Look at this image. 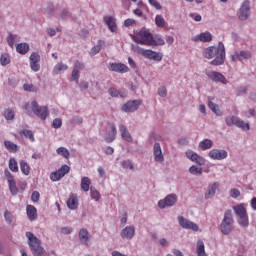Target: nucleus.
<instances>
[{"instance_id": "obj_1", "label": "nucleus", "mask_w": 256, "mask_h": 256, "mask_svg": "<svg viewBox=\"0 0 256 256\" xmlns=\"http://www.w3.org/2000/svg\"><path fill=\"white\" fill-rule=\"evenodd\" d=\"M203 57L205 59H213L211 65L219 66L225 63V45L219 42L218 46H210L203 50Z\"/></svg>"}, {"instance_id": "obj_2", "label": "nucleus", "mask_w": 256, "mask_h": 256, "mask_svg": "<svg viewBox=\"0 0 256 256\" xmlns=\"http://www.w3.org/2000/svg\"><path fill=\"white\" fill-rule=\"evenodd\" d=\"M185 156L187 159L192 161V163H196V165H192L189 168V173L195 177H201V175H203V165H205V158H203V156H199V154L193 150H187L185 152Z\"/></svg>"}, {"instance_id": "obj_3", "label": "nucleus", "mask_w": 256, "mask_h": 256, "mask_svg": "<svg viewBox=\"0 0 256 256\" xmlns=\"http://www.w3.org/2000/svg\"><path fill=\"white\" fill-rule=\"evenodd\" d=\"M27 238L28 247L33 256H44L47 251L43 247V242L41 239L37 238L33 232L28 231L25 233Z\"/></svg>"}, {"instance_id": "obj_4", "label": "nucleus", "mask_w": 256, "mask_h": 256, "mask_svg": "<svg viewBox=\"0 0 256 256\" xmlns=\"http://www.w3.org/2000/svg\"><path fill=\"white\" fill-rule=\"evenodd\" d=\"M25 113L29 115V117H39L42 121H45L47 117H49V108L47 106H39L37 101L32 100L25 105Z\"/></svg>"}, {"instance_id": "obj_5", "label": "nucleus", "mask_w": 256, "mask_h": 256, "mask_svg": "<svg viewBox=\"0 0 256 256\" xmlns=\"http://www.w3.org/2000/svg\"><path fill=\"white\" fill-rule=\"evenodd\" d=\"M133 39L138 45H146L147 47H151L153 34H151V31H149V29L142 28L133 36Z\"/></svg>"}, {"instance_id": "obj_6", "label": "nucleus", "mask_w": 256, "mask_h": 256, "mask_svg": "<svg viewBox=\"0 0 256 256\" xmlns=\"http://www.w3.org/2000/svg\"><path fill=\"white\" fill-rule=\"evenodd\" d=\"M233 210L238 217L239 226L244 228L249 227V216L247 215V209H245V205L240 204L234 206Z\"/></svg>"}, {"instance_id": "obj_7", "label": "nucleus", "mask_w": 256, "mask_h": 256, "mask_svg": "<svg viewBox=\"0 0 256 256\" xmlns=\"http://www.w3.org/2000/svg\"><path fill=\"white\" fill-rule=\"evenodd\" d=\"M233 223V212L231 210H226L220 225V229L223 235H229L231 231H233Z\"/></svg>"}, {"instance_id": "obj_8", "label": "nucleus", "mask_w": 256, "mask_h": 256, "mask_svg": "<svg viewBox=\"0 0 256 256\" xmlns=\"http://www.w3.org/2000/svg\"><path fill=\"white\" fill-rule=\"evenodd\" d=\"M237 17L240 21H247L251 17V2L249 0H244L241 3L237 11Z\"/></svg>"}, {"instance_id": "obj_9", "label": "nucleus", "mask_w": 256, "mask_h": 256, "mask_svg": "<svg viewBox=\"0 0 256 256\" xmlns=\"http://www.w3.org/2000/svg\"><path fill=\"white\" fill-rule=\"evenodd\" d=\"M178 225L182 229H185L186 231H193L194 233H197L199 231V225H197L195 222L185 218V216H177Z\"/></svg>"}, {"instance_id": "obj_10", "label": "nucleus", "mask_w": 256, "mask_h": 256, "mask_svg": "<svg viewBox=\"0 0 256 256\" xmlns=\"http://www.w3.org/2000/svg\"><path fill=\"white\" fill-rule=\"evenodd\" d=\"M209 159L212 161H225L229 157V152L221 148H213L208 152Z\"/></svg>"}, {"instance_id": "obj_11", "label": "nucleus", "mask_w": 256, "mask_h": 256, "mask_svg": "<svg viewBox=\"0 0 256 256\" xmlns=\"http://www.w3.org/2000/svg\"><path fill=\"white\" fill-rule=\"evenodd\" d=\"M206 75L208 79H210V81H213L214 83H221L222 85L229 84V80H227L225 75H223L221 72L210 70L206 72Z\"/></svg>"}, {"instance_id": "obj_12", "label": "nucleus", "mask_w": 256, "mask_h": 256, "mask_svg": "<svg viewBox=\"0 0 256 256\" xmlns=\"http://www.w3.org/2000/svg\"><path fill=\"white\" fill-rule=\"evenodd\" d=\"M179 201L177 194H168L163 200L158 201V207L165 209V207H173Z\"/></svg>"}, {"instance_id": "obj_13", "label": "nucleus", "mask_w": 256, "mask_h": 256, "mask_svg": "<svg viewBox=\"0 0 256 256\" xmlns=\"http://www.w3.org/2000/svg\"><path fill=\"white\" fill-rule=\"evenodd\" d=\"M4 177L8 182L11 195H17L19 190L17 189V182H15V178L13 177V174H11V172L8 169H5Z\"/></svg>"}, {"instance_id": "obj_14", "label": "nucleus", "mask_w": 256, "mask_h": 256, "mask_svg": "<svg viewBox=\"0 0 256 256\" xmlns=\"http://www.w3.org/2000/svg\"><path fill=\"white\" fill-rule=\"evenodd\" d=\"M251 57V51L249 50L235 51L233 54L230 55V59L234 63L237 61H247L251 59Z\"/></svg>"}, {"instance_id": "obj_15", "label": "nucleus", "mask_w": 256, "mask_h": 256, "mask_svg": "<svg viewBox=\"0 0 256 256\" xmlns=\"http://www.w3.org/2000/svg\"><path fill=\"white\" fill-rule=\"evenodd\" d=\"M191 41H193V43H211V41H213V34L207 31L202 32L200 34L192 36Z\"/></svg>"}, {"instance_id": "obj_16", "label": "nucleus", "mask_w": 256, "mask_h": 256, "mask_svg": "<svg viewBox=\"0 0 256 256\" xmlns=\"http://www.w3.org/2000/svg\"><path fill=\"white\" fill-rule=\"evenodd\" d=\"M141 107V100H130L122 106V111L124 113H134Z\"/></svg>"}, {"instance_id": "obj_17", "label": "nucleus", "mask_w": 256, "mask_h": 256, "mask_svg": "<svg viewBox=\"0 0 256 256\" xmlns=\"http://www.w3.org/2000/svg\"><path fill=\"white\" fill-rule=\"evenodd\" d=\"M78 239L81 245H85L86 247H89L91 243V234L89 233V230H87V228L80 229L78 232Z\"/></svg>"}, {"instance_id": "obj_18", "label": "nucleus", "mask_w": 256, "mask_h": 256, "mask_svg": "<svg viewBox=\"0 0 256 256\" xmlns=\"http://www.w3.org/2000/svg\"><path fill=\"white\" fill-rule=\"evenodd\" d=\"M121 239H126L127 241H131L135 237V226L128 225L123 228L120 232Z\"/></svg>"}, {"instance_id": "obj_19", "label": "nucleus", "mask_w": 256, "mask_h": 256, "mask_svg": "<svg viewBox=\"0 0 256 256\" xmlns=\"http://www.w3.org/2000/svg\"><path fill=\"white\" fill-rule=\"evenodd\" d=\"M154 161L156 163H165V156L163 155V150L161 149V144L156 142L153 146Z\"/></svg>"}, {"instance_id": "obj_20", "label": "nucleus", "mask_w": 256, "mask_h": 256, "mask_svg": "<svg viewBox=\"0 0 256 256\" xmlns=\"http://www.w3.org/2000/svg\"><path fill=\"white\" fill-rule=\"evenodd\" d=\"M108 68L114 73H129V67L123 63H109Z\"/></svg>"}, {"instance_id": "obj_21", "label": "nucleus", "mask_w": 256, "mask_h": 256, "mask_svg": "<svg viewBox=\"0 0 256 256\" xmlns=\"http://www.w3.org/2000/svg\"><path fill=\"white\" fill-rule=\"evenodd\" d=\"M117 137V128L115 125H110V127L107 128L106 134L104 136V139L106 143H113Z\"/></svg>"}, {"instance_id": "obj_22", "label": "nucleus", "mask_w": 256, "mask_h": 256, "mask_svg": "<svg viewBox=\"0 0 256 256\" xmlns=\"http://www.w3.org/2000/svg\"><path fill=\"white\" fill-rule=\"evenodd\" d=\"M145 59H149L150 61H156L159 63V61H163V53L161 52H155L153 50H146L144 53Z\"/></svg>"}, {"instance_id": "obj_23", "label": "nucleus", "mask_w": 256, "mask_h": 256, "mask_svg": "<svg viewBox=\"0 0 256 256\" xmlns=\"http://www.w3.org/2000/svg\"><path fill=\"white\" fill-rule=\"evenodd\" d=\"M218 189H219V183L217 182L210 183L204 194L205 199H213Z\"/></svg>"}, {"instance_id": "obj_24", "label": "nucleus", "mask_w": 256, "mask_h": 256, "mask_svg": "<svg viewBox=\"0 0 256 256\" xmlns=\"http://www.w3.org/2000/svg\"><path fill=\"white\" fill-rule=\"evenodd\" d=\"M104 23L107 25L111 33H115L117 31V20L113 16H104Z\"/></svg>"}, {"instance_id": "obj_25", "label": "nucleus", "mask_w": 256, "mask_h": 256, "mask_svg": "<svg viewBox=\"0 0 256 256\" xmlns=\"http://www.w3.org/2000/svg\"><path fill=\"white\" fill-rule=\"evenodd\" d=\"M119 131L124 141H127L128 143H131V141H133V137L131 136V133L129 132V130H127V126L120 124Z\"/></svg>"}, {"instance_id": "obj_26", "label": "nucleus", "mask_w": 256, "mask_h": 256, "mask_svg": "<svg viewBox=\"0 0 256 256\" xmlns=\"http://www.w3.org/2000/svg\"><path fill=\"white\" fill-rule=\"evenodd\" d=\"M66 203L68 209L75 211V209L79 207V198L76 196V194H71Z\"/></svg>"}, {"instance_id": "obj_27", "label": "nucleus", "mask_w": 256, "mask_h": 256, "mask_svg": "<svg viewBox=\"0 0 256 256\" xmlns=\"http://www.w3.org/2000/svg\"><path fill=\"white\" fill-rule=\"evenodd\" d=\"M67 69H69V66L67 64L63 62H58L52 70V75H61L65 71H67Z\"/></svg>"}, {"instance_id": "obj_28", "label": "nucleus", "mask_w": 256, "mask_h": 256, "mask_svg": "<svg viewBox=\"0 0 256 256\" xmlns=\"http://www.w3.org/2000/svg\"><path fill=\"white\" fill-rule=\"evenodd\" d=\"M109 95L111 97H121L122 99H125L127 97V90L125 89H115V88H109L108 90Z\"/></svg>"}, {"instance_id": "obj_29", "label": "nucleus", "mask_w": 256, "mask_h": 256, "mask_svg": "<svg viewBox=\"0 0 256 256\" xmlns=\"http://www.w3.org/2000/svg\"><path fill=\"white\" fill-rule=\"evenodd\" d=\"M103 47H105V41L98 40L97 44L94 47H92L89 52L90 57H95V55L100 53V51H101V49H103Z\"/></svg>"}, {"instance_id": "obj_30", "label": "nucleus", "mask_w": 256, "mask_h": 256, "mask_svg": "<svg viewBox=\"0 0 256 256\" xmlns=\"http://www.w3.org/2000/svg\"><path fill=\"white\" fill-rule=\"evenodd\" d=\"M213 147V140L211 139H204L199 142L198 149L200 151H207Z\"/></svg>"}, {"instance_id": "obj_31", "label": "nucleus", "mask_w": 256, "mask_h": 256, "mask_svg": "<svg viewBox=\"0 0 256 256\" xmlns=\"http://www.w3.org/2000/svg\"><path fill=\"white\" fill-rule=\"evenodd\" d=\"M26 213H27V217L30 219V221H35V219H37V208H35V206L27 205Z\"/></svg>"}, {"instance_id": "obj_32", "label": "nucleus", "mask_w": 256, "mask_h": 256, "mask_svg": "<svg viewBox=\"0 0 256 256\" xmlns=\"http://www.w3.org/2000/svg\"><path fill=\"white\" fill-rule=\"evenodd\" d=\"M80 187L84 193H87L91 189V178L87 176L82 177Z\"/></svg>"}, {"instance_id": "obj_33", "label": "nucleus", "mask_w": 256, "mask_h": 256, "mask_svg": "<svg viewBox=\"0 0 256 256\" xmlns=\"http://www.w3.org/2000/svg\"><path fill=\"white\" fill-rule=\"evenodd\" d=\"M29 43L24 42V43H19L16 46V51L17 53H19L20 55H27V53H29Z\"/></svg>"}, {"instance_id": "obj_34", "label": "nucleus", "mask_w": 256, "mask_h": 256, "mask_svg": "<svg viewBox=\"0 0 256 256\" xmlns=\"http://www.w3.org/2000/svg\"><path fill=\"white\" fill-rule=\"evenodd\" d=\"M4 147L9 153H17L19 151V146L9 140L4 141Z\"/></svg>"}, {"instance_id": "obj_35", "label": "nucleus", "mask_w": 256, "mask_h": 256, "mask_svg": "<svg viewBox=\"0 0 256 256\" xmlns=\"http://www.w3.org/2000/svg\"><path fill=\"white\" fill-rule=\"evenodd\" d=\"M165 45V40L161 35H156L155 37L152 36V41L150 43V47H157Z\"/></svg>"}, {"instance_id": "obj_36", "label": "nucleus", "mask_w": 256, "mask_h": 256, "mask_svg": "<svg viewBox=\"0 0 256 256\" xmlns=\"http://www.w3.org/2000/svg\"><path fill=\"white\" fill-rule=\"evenodd\" d=\"M208 107L209 109H211L212 112L215 113V115H217V117H223V111H221V108H219V105L215 104L212 101H209Z\"/></svg>"}, {"instance_id": "obj_37", "label": "nucleus", "mask_w": 256, "mask_h": 256, "mask_svg": "<svg viewBox=\"0 0 256 256\" xmlns=\"http://www.w3.org/2000/svg\"><path fill=\"white\" fill-rule=\"evenodd\" d=\"M196 253L198 256H207V253L205 252V243L203 240L197 241Z\"/></svg>"}, {"instance_id": "obj_38", "label": "nucleus", "mask_w": 256, "mask_h": 256, "mask_svg": "<svg viewBox=\"0 0 256 256\" xmlns=\"http://www.w3.org/2000/svg\"><path fill=\"white\" fill-rule=\"evenodd\" d=\"M235 127H238L239 129H242V131H249L251 129V126L249 123H246L241 118H237Z\"/></svg>"}, {"instance_id": "obj_39", "label": "nucleus", "mask_w": 256, "mask_h": 256, "mask_svg": "<svg viewBox=\"0 0 256 256\" xmlns=\"http://www.w3.org/2000/svg\"><path fill=\"white\" fill-rule=\"evenodd\" d=\"M121 167L126 171H135V165L133 164V161L129 159L121 161Z\"/></svg>"}, {"instance_id": "obj_40", "label": "nucleus", "mask_w": 256, "mask_h": 256, "mask_svg": "<svg viewBox=\"0 0 256 256\" xmlns=\"http://www.w3.org/2000/svg\"><path fill=\"white\" fill-rule=\"evenodd\" d=\"M20 170L23 173V175L31 174V168L29 167V164H27V161L25 160L20 161Z\"/></svg>"}, {"instance_id": "obj_41", "label": "nucleus", "mask_w": 256, "mask_h": 256, "mask_svg": "<svg viewBox=\"0 0 256 256\" xmlns=\"http://www.w3.org/2000/svg\"><path fill=\"white\" fill-rule=\"evenodd\" d=\"M8 167L13 173L19 172V165L17 164V160L15 158H10Z\"/></svg>"}, {"instance_id": "obj_42", "label": "nucleus", "mask_w": 256, "mask_h": 256, "mask_svg": "<svg viewBox=\"0 0 256 256\" xmlns=\"http://www.w3.org/2000/svg\"><path fill=\"white\" fill-rule=\"evenodd\" d=\"M4 219L8 225H13L15 223V216L8 210L4 212Z\"/></svg>"}, {"instance_id": "obj_43", "label": "nucleus", "mask_w": 256, "mask_h": 256, "mask_svg": "<svg viewBox=\"0 0 256 256\" xmlns=\"http://www.w3.org/2000/svg\"><path fill=\"white\" fill-rule=\"evenodd\" d=\"M131 49L134 53H136L137 55H142V57H145V52L147 50H145L144 48H141V46L137 45V44H132L131 45Z\"/></svg>"}, {"instance_id": "obj_44", "label": "nucleus", "mask_w": 256, "mask_h": 256, "mask_svg": "<svg viewBox=\"0 0 256 256\" xmlns=\"http://www.w3.org/2000/svg\"><path fill=\"white\" fill-rule=\"evenodd\" d=\"M90 197L93 201H99L101 199V193H99L98 190H96L95 187L90 188Z\"/></svg>"}, {"instance_id": "obj_45", "label": "nucleus", "mask_w": 256, "mask_h": 256, "mask_svg": "<svg viewBox=\"0 0 256 256\" xmlns=\"http://www.w3.org/2000/svg\"><path fill=\"white\" fill-rule=\"evenodd\" d=\"M57 155H60L61 157H64V159H69V150L65 147H59L56 150Z\"/></svg>"}, {"instance_id": "obj_46", "label": "nucleus", "mask_w": 256, "mask_h": 256, "mask_svg": "<svg viewBox=\"0 0 256 256\" xmlns=\"http://www.w3.org/2000/svg\"><path fill=\"white\" fill-rule=\"evenodd\" d=\"M18 38L19 36L17 34L10 33L7 37V43L9 47H15V42L17 41Z\"/></svg>"}, {"instance_id": "obj_47", "label": "nucleus", "mask_w": 256, "mask_h": 256, "mask_svg": "<svg viewBox=\"0 0 256 256\" xmlns=\"http://www.w3.org/2000/svg\"><path fill=\"white\" fill-rule=\"evenodd\" d=\"M238 116H228L225 118V124L228 127H233V125H236Z\"/></svg>"}, {"instance_id": "obj_48", "label": "nucleus", "mask_w": 256, "mask_h": 256, "mask_svg": "<svg viewBox=\"0 0 256 256\" xmlns=\"http://www.w3.org/2000/svg\"><path fill=\"white\" fill-rule=\"evenodd\" d=\"M4 117L7 121H13L15 119V112L12 109H6L4 111Z\"/></svg>"}, {"instance_id": "obj_49", "label": "nucleus", "mask_w": 256, "mask_h": 256, "mask_svg": "<svg viewBox=\"0 0 256 256\" xmlns=\"http://www.w3.org/2000/svg\"><path fill=\"white\" fill-rule=\"evenodd\" d=\"M166 23L167 22L165 21V18H163L162 15H156L155 25H157L158 27H165Z\"/></svg>"}, {"instance_id": "obj_50", "label": "nucleus", "mask_w": 256, "mask_h": 256, "mask_svg": "<svg viewBox=\"0 0 256 256\" xmlns=\"http://www.w3.org/2000/svg\"><path fill=\"white\" fill-rule=\"evenodd\" d=\"M57 171L59 172V174L63 178V177H65L67 175V173H69V171H71V168L69 166H67V164H64Z\"/></svg>"}, {"instance_id": "obj_51", "label": "nucleus", "mask_w": 256, "mask_h": 256, "mask_svg": "<svg viewBox=\"0 0 256 256\" xmlns=\"http://www.w3.org/2000/svg\"><path fill=\"white\" fill-rule=\"evenodd\" d=\"M23 89L29 93H37V87L33 84L26 83L23 85Z\"/></svg>"}, {"instance_id": "obj_52", "label": "nucleus", "mask_w": 256, "mask_h": 256, "mask_svg": "<svg viewBox=\"0 0 256 256\" xmlns=\"http://www.w3.org/2000/svg\"><path fill=\"white\" fill-rule=\"evenodd\" d=\"M0 63L1 65H9L11 63V58L9 57V54H2L0 57Z\"/></svg>"}, {"instance_id": "obj_53", "label": "nucleus", "mask_w": 256, "mask_h": 256, "mask_svg": "<svg viewBox=\"0 0 256 256\" xmlns=\"http://www.w3.org/2000/svg\"><path fill=\"white\" fill-rule=\"evenodd\" d=\"M30 63H39V61H41V56L39 55V53L37 52H33L30 55Z\"/></svg>"}, {"instance_id": "obj_54", "label": "nucleus", "mask_w": 256, "mask_h": 256, "mask_svg": "<svg viewBox=\"0 0 256 256\" xmlns=\"http://www.w3.org/2000/svg\"><path fill=\"white\" fill-rule=\"evenodd\" d=\"M50 179H51V181L56 182V181H61V179H63V177L59 174V172L57 170L50 174Z\"/></svg>"}, {"instance_id": "obj_55", "label": "nucleus", "mask_w": 256, "mask_h": 256, "mask_svg": "<svg viewBox=\"0 0 256 256\" xmlns=\"http://www.w3.org/2000/svg\"><path fill=\"white\" fill-rule=\"evenodd\" d=\"M63 121L60 118H55L52 122L53 129H61Z\"/></svg>"}, {"instance_id": "obj_56", "label": "nucleus", "mask_w": 256, "mask_h": 256, "mask_svg": "<svg viewBox=\"0 0 256 256\" xmlns=\"http://www.w3.org/2000/svg\"><path fill=\"white\" fill-rule=\"evenodd\" d=\"M22 134L24 135V137H27V139H30V141H32V143L35 141V137L33 136V131L23 130Z\"/></svg>"}, {"instance_id": "obj_57", "label": "nucleus", "mask_w": 256, "mask_h": 256, "mask_svg": "<svg viewBox=\"0 0 256 256\" xmlns=\"http://www.w3.org/2000/svg\"><path fill=\"white\" fill-rule=\"evenodd\" d=\"M148 2H149V5L154 7V9H157L158 11H161L162 7H161V4L159 3V1H157V0H148Z\"/></svg>"}, {"instance_id": "obj_58", "label": "nucleus", "mask_w": 256, "mask_h": 256, "mask_svg": "<svg viewBox=\"0 0 256 256\" xmlns=\"http://www.w3.org/2000/svg\"><path fill=\"white\" fill-rule=\"evenodd\" d=\"M71 123H73V125H81V123H83V117L73 116L71 119Z\"/></svg>"}, {"instance_id": "obj_59", "label": "nucleus", "mask_w": 256, "mask_h": 256, "mask_svg": "<svg viewBox=\"0 0 256 256\" xmlns=\"http://www.w3.org/2000/svg\"><path fill=\"white\" fill-rule=\"evenodd\" d=\"M60 233H61V235H71V233H73V228H71V227H62L60 229Z\"/></svg>"}, {"instance_id": "obj_60", "label": "nucleus", "mask_w": 256, "mask_h": 256, "mask_svg": "<svg viewBox=\"0 0 256 256\" xmlns=\"http://www.w3.org/2000/svg\"><path fill=\"white\" fill-rule=\"evenodd\" d=\"M134 25H137L134 19L128 18L124 21V27H134Z\"/></svg>"}, {"instance_id": "obj_61", "label": "nucleus", "mask_w": 256, "mask_h": 256, "mask_svg": "<svg viewBox=\"0 0 256 256\" xmlns=\"http://www.w3.org/2000/svg\"><path fill=\"white\" fill-rule=\"evenodd\" d=\"M30 67L34 71V73L39 72V70L41 69V65L39 64V62H30Z\"/></svg>"}, {"instance_id": "obj_62", "label": "nucleus", "mask_w": 256, "mask_h": 256, "mask_svg": "<svg viewBox=\"0 0 256 256\" xmlns=\"http://www.w3.org/2000/svg\"><path fill=\"white\" fill-rule=\"evenodd\" d=\"M239 195H241V191H239V189L233 188V189L230 190V196L233 199H237V197H239Z\"/></svg>"}, {"instance_id": "obj_63", "label": "nucleus", "mask_w": 256, "mask_h": 256, "mask_svg": "<svg viewBox=\"0 0 256 256\" xmlns=\"http://www.w3.org/2000/svg\"><path fill=\"white\" fill-rule=\"evenodd\" d=\"M103 153H105V155H113V153H115V149L111 146H106L103 148Z\"/></svg>"}, {"instance_id": "obj_64", "label": "nucleus", "mask_w": 256, "mask_h": 256, "mask_svg": "<svg viewBox=\"0 0 256 256\" xmlns=\"http://www.w3.org/2000/svg\"><path fill=\"white\" fill-rule=\"evenodd\" d=\"M158 95L160 97H167V88H165L164 86H160L158 88Z\"/></svg>"}]
</instances>
